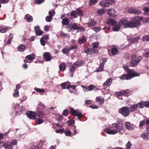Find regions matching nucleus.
Listing matches in <instances>:
<instances>
[{
	"mask_svg": "<svg viewBox=\"0 0 149 149\" xmlns=\"http://www.w3.org/2000/svg\"><path fill=\"white\" fill-rule=\"evenodd\" d=\"M76 68L75 65H72L70 70V72H74Z\"/></svg>",
	"mask_w": 149,
	"mask_h": 149,
	"instance_id": "052dcab7",
	"label": "nucleus"
},
{
	"mask_svg": "<svg viewBox=\"0 0 149 149\" xmlns=\"http://www.w3.org/2000/svg\"><path fill=\"white\" fill-rule=\"evenodd\" d=\"M143 10L144 11V15H149V8L148 7H144L143 8Z\"/></svg>",
	"mask_w": 149,
	"mask_h": 149,
	"instance_id": "7c9ffc66",
	"label": "nucleus"
},
{
	"mask_svg": "<svg viewBox=\"0 0 149 149\" xmlns=\"http://www.w3.org/2000/svg\"><path fill=\"white\" fill-rule=\"evenodd\" d=\"M115 94L117 96L124 95L125 96H127L128 95V93L127 91L124 90L122 91H119L116 93Z\"/></svg>",
	"mask_w": 149,
	"mask_h": 149,
	"instance_id": "aec40b11",
	"label": "nucleus"
},
{
	"mask_svg": "<svg viewBox=\"0 0 149 149\" xmlns=\"http://www.w3.org/2000/svg\"><path fill=\"white\" fill-rule=\"evenodd\" d=\"M30 149H40V148L37 146L33 145L31 147Z\"/></svg>",
	"mask_w": 149,
	"mask_h": 149,
	"instance_id": "774afa93",
	"label": "nucleus"
},
{
	"mask_svg": "<svg viewBox=\"0 0 149 149\" xmlns=\"http://www.w3.org/2000/svg\"><path fill=\"white\" fill-rule=\"evenodd\" d=\"M95 87L93 85H91L89 86L88 88V91H91Z\"/></svg>",
	"mask_w": 149,
	"mask_h": 149,
	"instance_id": "0e129e2a",
	"label": "nucleus"
},
{
	"mask_svg": "<svg viewBox=\"0 0 149 149\" xmlns=\"http://www.w3.org/2000/svg\"><path fill=\"white\" fill-rule=\"evenodd\" d=\"M76 11L77 13V14H78V15L79 16H83V13L82 11L81 10L79 9H77L76 10Z\"/></svg>",
	"mask_w": 149,
	"mask_h": 149,
	"instance_id": "a18cd8bd",
	"label": "nucleus"
},
{
	"mask_svg": "<svg viewBox=\"0 0 149 149\" xmlns=\"http://www.w3.org/2000/svg\"><path fill=\"white\" fill-rule=\"evenodd\" d=\"M36 34L37 36H40L42 35L43 33V31L40 30L36 31Z\"/></svg>",
	"mask_w": 149,
	"mask_h": 149,
	"instance_id": "8fccbe9b",
	"label": "nucleus"
},
{
	"mask_svg": "<svg viewBox=\"0 0 149 149\" xmlns=\"http://www.w3.org/2000/svg\"><path fill=\"white\" fill-rule=\"evenodd\" d=\"M89 107L93 109H97L99 107L97 105H91L89 106Z\"/></svg>",
	"mask_w": 149,
	"mask_h": 149,
	"instance_id": "69168bd1",
	"label": "nucleus"
},
{
	"mask_svg": "<svg viewBox=\"0 0 149 149\" xmlns=\"http://www.w3.org/2000/svg\"><path fill=\"white\" fill-rule=\"evenodd\" d=\"M64 16H61V18L62 19V23L63 25H68L69 22V19L67 18H63V17Z\"/></svg>",
	"mask_w": 149,
	"mask_h": 149,
	"instance_id": "4be33fe9",
	"label": "nucleus"
},
{
	"mask_svg": "<svg viewBox=\"0 0 149 149\" xmlns=\"http://www.w3.org/2000/svg\"><path fill=\"white\" fill-rule=\"evenodd\" d=\"M52 19V17L50 16H47L45 18L46 21L47 22H51Z\"/></svg>",
	"mask_w": 149,
	"mask_h": 149,
	"instance_id": "603ef678",
	"label": "nucleus"
},
{
	"mask_svg": "<svg viewBox=\"0 0 149 149\" xmlns=\"http://www.w3.org/2000/svg\"><path fill=\"white\" fill-rule=\"evenodd\" d=\"M107 24L111 25L113 26L116 25V24H117V23L116 22L111 19L108 20L107 21Z\"/></svg>",
	"mask_w": 149,
	"mask_h": 149,
	"instance_id": "393cba45",
	"label": "nucleus"
},
{
	"mask_svg": "<svg viewBox=\"0 0 149 149\" xmlns=\"http://www.w3.org/2000/svg\"><path fill=\"white\" fill-rule=\"evenodd\" d=\"M93 30L96 32H98L101 29L100 27H96L93 28Z\"/></svg>",
	"mask_w": 149,
	"mask_h": 149,
	"instance_id": "e2e57ef3",
	"label": "nucleus"
},
{
	"mask_svg": "<svg viewBox=\"0 0 149 149\" xmlns=\"http://www.w3.org/2000/svg\"><path fill=\"white\" fill-rule=\"evenodd\" d=\"M119 112L125 117L128 116L130 113L128 107H122L119 110Z\"/></svg>",
	"mask_w": 149,
	"mask_h": 149,
	"instance_id": "20e7f679",
	"label": "nucleus"
},
{
	"mask_svg": "<svg viewBox=\"0 0 149 149\" xmlns=\"http://www.w3.org/2000/svg\"><path fill=\"white\" fill-rule=\"evenodd\" d=\"M128 12L130 13H133L136 15H139L141 13V11L139 9L130 8L128 9Z\"/></svg>",
	"mask_w": 149,
	"mask_h": 149,
	"instance_id": "0eeeda50",
	"label": "nucleus"
},
{
	"mask_svg": "<svg viewBox=\"0 0 149 149\" xmlns=\"http://www.w3.org/2000/svg\"><path fill=\"white\" fill-rule=\"evenodd\" d=\"M139 74L133 70H130L128 73L126 74H123L119 77L121 79H130L133 77L139 76Z\"/></svg>",
	"mask_w": 149,
	"mask_h": 149,
	"instance_id": "7ed1b4c3",
	"label": "nucleus"
},
{
	"mask_svg": "<svg viewBox=\"0 0 149 149\" xmlns=\"http://www.w3.org/2000/svg\"><path fill=\"white\" fill-rule=\"evenodd\" d=\"M26 113L27 117L31 119H34L36 118V114L35 112L27 111L26 112Z\"/></svg>",
	"mask_w": 149,
	"mask_h": 149,
	"instance_id": "1a4fd4ad",
	"label": "nucleus"
},
{
	"mask_svg": "<svg viewBox=\"0 0 149 149\" xmlns=\"http://www.w3.org/2000/svg\"><path fill=\"white\" fill-rule=\"evenodd\" d=\"M45 0H36L35 3L36 4H40L44 1Z\"/></svg>",
	"mask_w": 149,
	"mask_h": 149,
	"instance_id": "680f3d73",
	"label": "nucleus"
},
{
	"mask_svg": "<svg viewBox=\"0 0 149 149\" xmlns=\"http://www.w3.org/2000/svg\"><path fill=\"white\" fill-rule=\"evenodd\" d=\"M70 112L74 116H78V118L80 120V118L82 116L81 112L78 110H74L72 108L70 109Z\"/></svg>",
	"mask_w": 149,
	"mask_h": 149,
	"instance_id": "423d86ee",
	"label": "nucleus"
},
{
	"mask_svg": "<svg viewBox=\"0 0 149 149\" xmlns=\"http://www.w3.org/2000/svg\"><path fill=\"white\" fill-rule=\"evenodd\" d=\"M36 114L37 116L40 118H42L44 117V114L43 113L40 111H37Z\"/></svg>",
	"mask_w": 149,
	"mask_h": 149,
	"instance_id": "f704fd0d",
	"label": "nucleus"
},
{
	"mask_svg": "<svg viewBox=\"0 0 149 149\" xmlns=\"http://www.w3.org/2000/svg\"><path fill=\"white\" fill-rule=\"evenodd\" d=\"M104 67V64L102 63L99 66L96 70L95 71L97 72H100L102 71L103 70Z\"/></svg>",
	"mask_w": 149,
	"mask_h": 149,
	"instance_id": "c756f323",
	"label": "nucleus"
},
{
	"mask_svg": "<svg viewBox=\"0 0 149 149\" xmlns=\"http://www.w3.org/2000/svg\"><path fill=\"white\" fill-rule=\"evenodd\" d=\"M123 125V124L120 122L114 123L110 125L112 129L107 128L105 130V131L109 134L114 135L118 133L122 134L125 131Z\"/></svg>",
	"mask_w": 149,
	"mask_h": 149,
	"instance_id": "f257e3e1",
	"label": "nucleus"
},
{
	"mask_svg": "<svg viewBox=\"0 0 149 149\" xmlns=\"http://www.w3.org/2000/svg\"><path fill=\"white\" fill-rule=\"evenodd\" d=\"M9 28L7 26L2 27L0 26V32L5 33L8 30Z\"/></svg>",
	"mask_w": 149,
	"mask_h": 149,
	"instance_id": "a878e982",
	"label": "nucleus"
},
{
	"mask_svg": "<svg viewBox=\"0 0 149 149\" xmlns=\"http://www.w3.org/2000/svg\"><path fill=\"white\" fill-rule=\"evenodd\" d=\"M28 60L31 61L33 60L35 58V55L33 54H31L29 55H27L26 57Z\"/></svg>",
	"mask_w": 149,
	"mask_h": 149,
	"instance_id": "2f4dec72",
	"label": "nucleus"
},
{
	"mask_svg": "<svg viewBox=\"0 0 149 149\" xmlns=\"http://www.w3.org/2000/svg\"><path fill=\"white\" fill-rule=\"evenodd\" d=\"M70 15L74 18H76L78 17V14L76 11H72L71 12Z\"/></svg>",
	"mask_w": 149,
	"mask_h": 149,
	"instance_id": "c9c22d12",
	"label": "nucleus"
},
{
	"mask_svg": "<svg viewBox=\"0 0 149 149\" xmlns=\"http://www.w3.org/2000/svg\"><path fill=\"white\" fill-rule=\"evenodd\" d=\"M141 137L144 139H147L148 138V134L147 133H142L141 134Z\"/></svg>",
	"mask_w": 149,
	"mask_h": 149,
	"instance_id": "49530a36",
	"label": "nucleus"
},
{
	"mask_svg": "<svg viewBox=\"0 0 149 149\" xmlns=\"http://www.w3.org/2000/svg\"><path fill=\"white\" fill-rule=\"evenodd\" d=\"M98 42H96L93 43L92 44V47L91 49L93 51H94V53L97 54L98 52V51L95 49L98 47Z\"/></svg>",
	"mask_w": 149,
	"mask_h": 149,
	"instance_id": "f3484780",
	"label": "nucleus"
},
{
	"mask_svg": "<svg viewBox=\"0 0 149 149\" xmlns=\"http://www.w3.org/2000/svg\"><path fill=\"white\" fill-rule=\"evenodd\" d=\"M35 90L37 92L40 93H44L45 92V90L42 89H40L38 88H35Z\"/></svg>",
	"mask_w": 149,
	"mask_h": 149,
	"instance_id": "09e8293b",
	"label": "nucleus"
},
{
	"mask_svg": "<svg viewBox=\"0 0 149 149\" xmlns=\"http://www.w3.org/2000/svg\"><path fill=\"white\" fill-rule=\"evenodd\" d=\"M15 93L13 94V96L15 97H17L19 96V92L18 89L14 90Z\"/></svg>",
	"mask_w": 149,
	"mask_h": 149,
	"instance_id": "ea45409f",
	"label": "nucleus"
},
{
	"mask_svg": "<svg viewBox=\"0 0 149 149\" xmlns=\"http://www.w3.org/2000/svg\"><path fill=\"white\" fill-rule=\"evenodd\" d=\"M127 39L129 42L131 43H136L140 39V37L139 36L135 38L131 37L130 36H127Z\"/></svg>",
	"mask_w": 149,
	"mask_h": 149,
	"instance_id": "6e6552de",
	"label": "nucleus"
},
{
	"mask_svg": "<svg viewBox=\"0 0 149 149\" xmlns=\"http://www.w3.org/2000/svg\"><path fill=\"white\" fill-rule=\"evenodd\" d=\"M59 69L60 70L63 71L66 68V66L63 63L61 64L59 66Z\"/></svg>",
	"mask_w": 149,
	"mask_h": 149,
	"instance_id": "4c0bfd02",
	"label": "nucleus"
},
{
	"mask_svg": "<svg viewBox=\"0 0 149 149\" xmlns=\"http://www.w3.org/2000/svg\"><path fill=\"white\" fill-rule=\"evenodd\" d=\"M132 146V144L131 142L129 141L126 144V149H130V147Z\"/></svg>",
	"mask_w": 149,
	"mask_h": 149,
	"instance_id": "6e6d98bb",
	"label": "nucleus"
},
{
	"mask_svg": "<svg viewBox=\"0 0 149 149\" xmlns=\"http://www.w3.org/2000/svg\"><path fill=\"white\" fill-rule=\"evenodd\" d=\"M70 83L68 82H64L61 84V86L63 89H68L70 88Z\"/></svg>",
	"mask_w": 149,
	"mask_h": 149,
	"instance_id": "6ab92c4d",
	"label": "nucleus"
},
{
	"mask_svg": "<svg viewBox=\"0 0 149 149\" xmlns=\"http://www.w3.org/2000/svg\"><path fill=\"white\" fill-rule=\"evenodd\" d=\"M49 16L52 17L55 15V13L53 10H52L49 11Z\"/></svg>",
	"mask_w": 149,
	"mask_h": 149,
	"instance_id": "bf43d9fd",
	"label": "nucleus"
},
{
	"mask_svg": "<svg viewBox=\"0 0 149 149\" xmlns=\"http://www.w3.org/2000/svg\"><path fill=\"white\" fill-rule=\"evenodd\" d=\"M142 40L143 41H149V35H145L143 37Z\"/></svg>",
	"mask_w": 149,
	"mask_h": 149,
	"instance_id": "a19ab883",
	"label": "nucleus"
},
{
	"mask_svg": "<svg viewBox=\"0 0 149 149\" xmlns=\"http://www.w3.org/2000/svg\"><path fill=\"white\" fill-rule=\"evenodd\" d=\"M111 4V3L109 0L103 1L100 3V4L103 7H109Z\"/></svg>",
	"mask_w": 149,
	"mask_h": 149,
	"instance_id": "f8f14e48",
	"label": "nucleus"
},
{
	"mask_svg": "<svg viewBox=\"0 0 149 149\" xmlns=\"http://www.w3.org/2000/svg\"><path fill=\"white\" fill-rule=\"evenodd\" d=\"M43 56L46 61H50L52 58V57L50 53L48 52H46L44 53Z\"/></svg>",
	"mask_w": 149,
	"mask_h": 149,
	"instance_id": "9b49d317",
	"label": "nucleus"
},
{
	"mask_svg": "<svg viewBox=\"0 0 149 149\" xmlns=\"http://www.w3.org/2000/svg\"><path fill=\"white\" fill-rule=\"evenodd\" d=\"M49 38V36L48 35H46L43 36L40 40L41 44L43 46L45 45V42Z\"/></svg>",
	"mask_w": 149,
	"mask_h": 149,
	"instance_id": "ddd939ff",
	"label": "nucleus"
},
{
	"mask_svg": "<svg viewBox=\"0 0 149 149\" xmlns=\"http://www.w3.org/2000/svg\"><path fill=\"white\" fill-rule=\"evenodd\" d=\"M144 106L146 107H149V101L144 102Z\"/></svg>",
	"mask_w": 149,
	"mask_h": 149,
	"instance_id": "338daca9",
	"label": "nucleus"
},
{
	"mask_svg": "<svg viewBox=\"0 0 149 149\" xmlns=\"http://www.w3.org/2000/svg\"><path fill=\"white\" fill-rule=\"evenodd\" d=\"M24 19L27 22H30L33 21V18L32 16L28 14H27L25 16Z\"/></svg>",
	"mask_w": 149,
	"mask_h": 149,
	"instance_id": "412c9836",
	"label": "nucleus"
},
{
	"mask_svg": "<svg viewBox=\"0 0 149 149\" xmlns=\"http://www.w3.org/2000/svg\"><path fill=\"white\" fill-rule=\"evenodd\" d=\"M108 12L109 15L111 17H115L117 15L116 14H115V10L113 9H108Z\"/></svg>",
	"mask_w": 149,
	"mask_h": 149,
	"instance_id": "dca6fc26",
	"label": "nucleus"
},
{
	"mask_svg": "<svg viewBox=\"0 0 149 149\" xmlns=\"http://www.w3.org/2000/svg\"><path fill=\"white\" fill-rule=\"evenodd\" d=\"M86 41V39L84 36H83L82 37L78 40V43L79 44L84 43Z\"/></svg>",
	"mask_w": 149,
	"mask_h": 149,
	"instance_id": "72a5a7b5",
	"label": "nucleus"
},
{
	"mask_svg": "<svg viewBox=\"0 0 149 149\" xmlns=\"http://www.w3.org/2000/svg\"><path fill=\"white\" fill-rule=\"evenodd\" d=\"M136 55L135 54H132L131 55V58L132 60L130 63V65L131 66L136 67L137 65V63L135 60Z\"/></svg>",
	"mask_w": 149,
	"mask_h": 149,
	"instance_id": "9d476101",
	"label": "nucleus"
},
{
	"mask_svg": "<svg viewBox=\"0 0 149 149\" xmlns=\"http://www.w3.org/2000/svg\"><path fill=\"white\" fill-rule=\"evenodd\" d=\"M118 49L116 48H113L111 51L112 54L114 55L118 53Z\"/></svg>",
	"mask_w": 149,
	"mask_h": 149,
	"instance_id": "79ce46f5",
	"label": "nucleus"
},
{
	"mask_svg": "<svg viewBox=\"0 0 149 149\" xmlns=\"http://www.w3.org/2000/svg\"><path fill=\"white\" fill-rule=\"evenodd\" d=\"M18 50L20 52H23L24 51L25 49V47L24 45H20L18 47Z\"/></svg>",
	"mask_w": 149,
	"mask_h": 149,
	"instance_id": "58836bf2",
	"label": "nucleus"
},
{
	"mask_svg": "<svg viewBox=\"0 0 149 149\" xmlns=\"http://www.w3.org/2000/svg\"><path fill=\"white\" fill-rule=\"evenodd\" d=\"M125 125L126 128L128 130H134L133 124H131L130 122H126Z\"/></svg>",
	"mask_w": 149,
	"mask_h": 149,
	"instance_id": "a211bd4d",
	"label": "nucleus"
},
{
	"mask_svg": "<svg viewBox=\"0 0 149 149\" xmlns=\"http://www.w3.org/2000/svg\"><path fill=\"white\" fill-rule=\"evenodd\" d=\"M65 133L66 136H70L71 132L69 130H67L65 132Z\"/></svg>",
	"mask_w": 149,
	"mask_h": 149,
	"instance_id": "864d4df0",
	"label": "nucleus"
},
{
	"mask_svg": "<svg viewBox=\"0 0 149 149\" xmlns=\"http://www.w3.org/2000/svg\"><path fill=\"white\" fill-rule=\"evenodd\" d=\"M70 51V50L69 48H65L62 50V52L65 54L69 53Z\"/></svg>",
	"mask_w": 149,
	"mask_h": 149,
	"instance_id": "37998d69",
	"label": "nucleus"
},
{
	"mask_svg": "<svg viewBox=\"0 0 149 149\" xmlns=\"http://www.w3.org/2000/svg\"><path fill=\"white\" fill-rule=\"evenodd\" d=\"M89 22L87 24L88 27H91L96 24L95 22L93 19H89Z\"/></svg>",
	"mask_w": 149,
	"mask_h": 149,
	"instance_id": "bb28decb",
	"label": "nucleus"
},
{
	"mask_svg": "<svg viewBox=\"0 0 149 149\" xmlns=\"http://www.w3.org/2000/svg\"><path fill=\"white\" fill-rule=\"evenodd\" d=\"M138 107V104H135L131 105L130 107H128V109H129L130 112H132L136 110Z\"/></svg>",
	"mask_w": 149,
	"mask_h": 149,
	"instance_id": "2eb2a0df",
	"label": "nucleus"
},
{
	"mask_svg": "<svg viewBox=\"0 0 149 149\" xmlns=\"http://www.w3.org/2000/svg\"><path fill=\"white\" fill-rule=\"evenodd\" d=\"M98 0H90V5L91 6L93 5Z\"/></svg>",
	"mask_w": 149,
	"mask_h": 149,
	"instance_id": "5fc2aeb1",
	"label": "nucleus"
},
{
	"mask_svg": "<svg viewBox=\"0 0 149 149\" xmlns=\"http://www.w3.org/2000/svg\"><path fill=\"white\" fill-rule=\"evenodd\" d=\"M114 26H115L113 28V30L114 31H118L120 28V25L119 23H118V24H116Z\"/></svg>",
	"mask_w": 149,
	"mask_h": 149,
	"instance_id": "473e14b6",
	"label": "nucleus"
},
{
	"mask_svg": "<svg viewBox=\"0 0 149 149\" xmlns=\"http://www.w3.org/2000/svg\"><path fill=\"white\" fill-rule=\"evenodd\" d=\"M69 28L72 31L75 30H78L79 28V26L77 25L76 24H74L70 25L69 26Z\"/></svg>",
	"mask_w": 149,
	"mask_h": 149,
	"instance_id": "5701e85b",
	"label": "nucleus"
},
{
	"mask_svg": "<svg viewBox=\"0 0 149 149\" xmlns=\"http://www.w3.org/2000/svg\"><path fill=\"white\" fill-rule=\"evenodd\" d=\"M112 82V79L111 78H109L104 83H103V86L105 88H106L110 86Z\"/></svg>",
	"mask_w": 149,
	"mask_h": 149,
	"instance_id": "4468645a",
	"label": "nucleus"
},
{
	"mask_svg": "<svg viewBox=\"0 0 149 149\" xmlns=\"http://www.w3.org/2000/svg\"><path fill=\"white\" fill-rule=\"evenodd\" d=\"M78 48V46L77 45H74L71 46H70L69 48L70 50L71 51V50L73 49L76 50Z\"/></svg>",
	"mask_w": 149,
	"mask_h": 149,
	"instance_id": "3c124183",
	"label": "nucleus"
},
{
	"mask_svg": "<svg viewBox=\"0 0 149 149\" xmlns=\"http://www.w3.org/2000/svg\"><path fill=\"white\" fill-rule=\"evenodd\" d=\"M84 52L85 53H87V54H92L94 53V51H93L91 48H85L84 50Z\"/></svg>",
	"mask_w": 149,
	"mask_h": 149,
	"instance_id": "c85d7f7f",
	"label": "nucleus"
},
{
	"mask_svg": "<svg viewBox=\"0 0 149 149\" xmlns=\"http://www.w3.org/2000/svg\"><path fill=\"white\" fill-rule=\"evenodd\" d=\"M12 145L10 143H8L4 145V147L6 149H12Z\"/></svg>",
	"mask_w": 149,
	"mask_h": 149,
	"instance_id": "e433bc0d",
	"label": "nucleus"
},
{
	"mask_svg": "<svg viewBox=\"0 0 149 149\" xmlns=\"http://www.w3.org/2000/svg\"><path fill=\"white\" fill-rule=\"evenodd\" d=\"M138 104V107L140 108H143L144 106V102L142 101L141 102H140L139 103H138L137 104Z\"/></svg>",
	"mask_w": 149,
	"mask_h": 149,
	"instance_id": "de8ad7c7",
	"label": "nucleus"
},
{
	"mask_svg": "<svg viewBox=\"0 0 149 149\" xmlns=\"http://www.w3.org/2000/svg\"><path fill=\"white\" fill-rule=\"evenodd\" d=\"M142 57L141 56H139L136 57L135 56V60L136 62L138 64L140 61L142 60Z\"/></svg>",
	"mask_w": 149,
	"mask_h": 149,
	"instance_id": "c03bdc74",
	"label": "nucleus"
},
{
	"mask_svg": "<svg viewBox=\"0 0 149 149\" xmlns=\"http://www.w3.org/2000/svg\"><path fill=\"white\" fill-rule=\"evenodd\" d=\"M106 11V10L104 8L100 9L97 10V14L100 15H101L104 14Z\"/></svg>",
	"mask_w": 149,
	"mask_h": 149,
	"instance_id": "cd10ccee",
	"label": "nucleus"
},
{
	"mask_svg": "<svg viewBox=\"0 0 149 149\" xmlns=\"http://www.w3.org/2000/svg\"><path fill=\"white\" fill-rule=\"evenodd\" d=\"M130 21L131 28L136 27L141 24V21L142 20V18L136 16L132 18Z\"/></svg>",
	"mask_w": 149,
	"mask_h": 149,
	"instance_id": "f03ea898",
	"label": "nucleus"
},
{
	"mask_svg": "<svg viewBox=\"0 0 149 149\" xmlns=\"http://www.w3.org/2000/svg\"><path fill=\"white\" fill-rule=\"evenodd\" d=\"M76 67H79L82 65V63L81 62H77L75 63L74 64Z\"/></svg>",
	"mask_w": 149,
	"mask_h": 149,
	"instance_id": "4d7b16f0",
	"label": "nucleus"
},
{
	"mask_svg": "<svg viewBox=\"0 0 149 149\" xmlns=\"http://www.w3.org/2000/svg\"><path fill=\"white\" fill-rule=\"evenodd\" d=\"M96 101L99 102L100 104H103L104 102V99L100 96H97L96 98Z\"/></svg>",
	"mask_w": 149,
	"mask_h": 149,
	"instance_id": "b1692460",
	"label": "nucleus"
},
{
	"mask_svg": "<svg viewBox=\"0 0 149 149\" xmlns=\"http://www.w3.org/2000/svg\"><path fill=\"white\" fill-rule=\"evenodd\" d=\"M119 23L120 26L121 25H122L124 27L131 28V25L130 24V21H128L126 19H123Z\"/></svg>",
	"mask_w": 149,
	"mask_h": 149,
	"instance_id": "39448f33",
	"label": "nucleus"
},
{
	"mask_svg": "<svg viewBox=\"0 0 149 149\" xmlns=\"http://www.w3.org/2000/svg\"><path fill=\"white\" fill-rule=\"evenodd\" d=\"M36 122L38 124H40L43 122V120L41 118H37L36 119Z\"/></svg>",
	"mask_w": 149,
	"mask_h": 149,
	"instance_id": "13d9d810",
	"label": "nucleus"
}]
</instances>
